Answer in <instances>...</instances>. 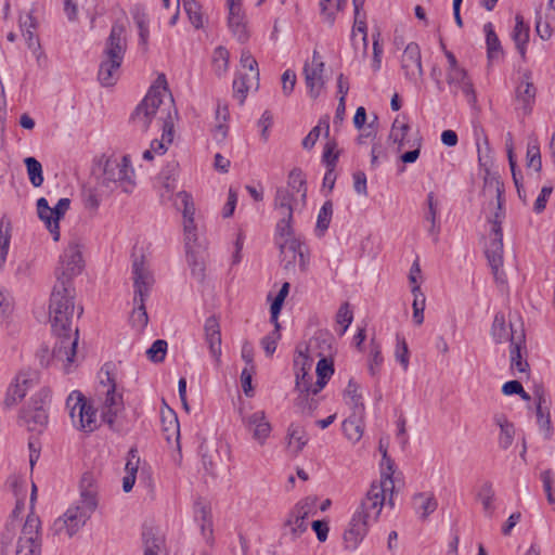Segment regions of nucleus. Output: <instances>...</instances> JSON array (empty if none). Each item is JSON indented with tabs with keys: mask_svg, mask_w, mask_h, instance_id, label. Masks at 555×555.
<instances>
[{
	"mask_svg": "<svg viewBox=\"0 0 555 555\" xmlns=\"http://www.w3.org/2000/svg\"><path fill=\"white\" fill-rule=\"evenodd\" d=\"M75 313V288L68 281L59 279L51 293L49 318L52 330L57 336L53 359L64 363L66 373L70 371L78 345V328L73 327Z\"/></svg>",
	"mask_w": 555,
	"mask_h": 555,
	"instance_id": "1",
	"label": "nucleus"
},
{
	"mask_svg": "<svg viewBox=\"0 0 555 555\" xmlns=\"http://www.w3.org/2000/svg\"><path fill=\"white\" fill-rule=\"evenodd\" d=\"M158 81H162L164 85L151 87L147 94L131 114V122L138 130L145 132L153 120H156L157 124L162 125L164 139L167 142H172L177 111L173 105V99L167 90L165 76L162 75Z\"/></svg>",
	"mask_w": 555,
	"mask_h": 555,
	"instance_id": "2",
	"label": "nucleus"
},
{
	"mask_svg": "<svg viewBox=\"0 0 555 555\" xmlns=\"http://www.w3.org/2000/svg\"><path fill=\"white\" fill-rule=\"evenodd\" d=\"M385 480L383 483H371L364 499L352 514L343 535L346 551H356L367 534L370 526L377 521L385 504V486L390 482L388 477Z\"/></svg>",
	"mask_w": 555,
	"mask_h": 555,
	"instance_id": "3",
	"label": "nucleus"
},
{
	"mask_svg": "<svg viewBox=\"0 0 555 555\" xmlns=\"http://www.w3.org/2000/svg\"><path fill=\"white\" fill-rule=\"evenodd\" d=\"M503 192V184L500 182L498 177L487 176L485 178L482 195L496 199V211L490 220L491 231L485 246V255L495 280L501 282L504 281V273L501 270L503 267V233L501 228V222L504 217V212L502 210Z\"/></svg>",
	"mask_w": 555,
	"mask_h": 555,
	"instance_id": "4",
	"label": "nucleus"
},
{
	"mask_svg": "<svg viewBox=\"0 0 555 555\" xmlns=\"http://www.w3.org/2000/svg\"><path fill=\"white\" fill-rule=\"evenodd\" d=\"M127 51L126 20L112 25L99 65L98 80L102 87L116 85L121 74V64Z\"/></svg>",
	"mask_w": 555,
	"mask_h": 555,
	"instance_id": "5",
	"label": "nucleus"
},
{
	"mask_svg": "<svg viewBox=\"0 0 555 555\" xmlns=\"http://www.w3.org/2000/svg\"><path fill=\"white\" fill-rule=\"evenodd\" d=\"M320 343L331 349L328 338L313 337L305 347H297L294 358L295 389L300 393L299 398L306 399L309 395H313L314 383L312 382V367L314 363V348Z\"/></svg>",
	"mask_w": 555,
	"mask_h": 555,
	"instance_id": "6",
	"label": "nucleus"
},
{
	"mask_svg": "<svg viewBox=\"0 0 555 555\" xmlns=\"http://www.w3.org/2000/svg\"><path fill=\"white\" fill-rule=\"evenodd\" d=\"M100 186L108 193L120 189L125 193H132L135 188V175L128 155L111 156L105 160Z\"/></svg>",
	"mask_w": 555,
	"mask_h": 555,
	"instance_id": "7",
	"label": "nucleus"
},
{
	"mask_svg": "<svg viewBox=\"0 0 555 555\" xmlns=\"http://www.w3.org/2000/svg\"><path fill=\"white\" fill-rule=\"evenodd\" d=\"M95 507V496L91 492H82L79 503L70 506L62 517L54 520L53 532L72 538L85 526Z\"/></svg>",
	"mask_w": 555,
	"mask_h": 555,
	"instance_id": "8",
	"label": "nucleus"
},
{
	"mask_svg": "<svg viewBox=\"0 0 555 555\" xmlns=\"http://www.w3.org/2000/svg\"><path fill=\"white\" fill-rule=\"evenodd\" d=\"M307 205V198L301 194H295L289 189L278 188L274 196L273 207L279 215L276 233L288 234L293 224L295 212L301 211Z\"/></svg>",
	"mask_w": 555,
	"mask_h": 555,
	"instance_id": "9",
	"label": "nucleus"
},
{
	"mask_svg": "<svg viewBox=\"0 0 555 555\" xmlns=\"http://www.w3.org/2000/svg\"><path fill=\"white\" fill-rule=\"evenodd\" d=\"M275 241L280 248L281 261L285 270L289 271L295 268L296 262L301 272H306L309 264V258L306 254L305 245L299 238L295 237L293 228L288 234L275 232Z\"/></svg>",
	"mask_w": 555,
	"mask_h": 555,
	"instance_id": "10",
	"label": "nucleus"
},
{
	"mask_svg": "<svg viewBox=\"0 0 555 555\" xmlns=\"http://www.w3.org/2000/svg\"><path fill=\"white\" fill-rule=\"evenodd\" d=\"M66 408L75 427L88 433L96 428V412L80 391L75 390L67 397Z\"/></svg>",
	"mask_w": 555,
	"mask_h": 555,
	"instance_id": "11",
	"label": "nucleus"
},
{
	"mask_svg": "<svg viewBox=\"0 0 555 555\" xmlns=\"http://www.w3.org/2000/svg\"><path fill=\"white\" fill-rule=\"evenodd\" d=\"M314 499L306 498L299 501L288 513L283 524V535L292 541L297 540L308 529L307 519L312 514Z\"/></svg>",
	"mask_w": 555,
	"mask_h": 555,
	"instance_id": "12",
	"label": "nucleus"
},
{
	"mask_svg": "<svg viewBox=\"0 0 555 555\" xmlns=\"http://www.w3.org/2000/svg\"><path fill=\"white\" fill-rule=\"evenodd\" d=\"M41 554V520L31 511L22 528L15 555Z\"/></svg>",
	"mask_w": 555,
	"mask_h": 555,
	"instance_id": "13",
	"label": "nucleus"
},
{
	"mask_svg": "<svg viewBox=\"0 0 555 555\" xmlns=\"http://www.w3.org/2000/svg\"><path fill=\"white\" fill-rule=\"evenodd\" d=\"M69 206L70 199L66 197L59 199L53 208L49 206V203L44 197H40L37 201L38 217L41 221L44 222L47 229L55 242L60 238L59 222L65 216L66 211L69 209Z\"/></svg>",
	"mask_w": 555,
	"mask_h": 555,
	"instance_id": "14",
	"label": "nucleus"
},
{
	"mask_svg": "<svg viewBox=\"0 0 555 555\" xmlns=\"http://www.w3.org/2000/svg\"><path fill=\"white\" fill-rule=\"evenodd\" d=\"M102 401L101 416L104 423H106L111 429L119 431L122 429L120 422V415L124 412V400L122 395L118 393L116 389H106L99 396Z\"/></svg>",
	"mask_w": 555,
	"mask_h": 555,
	"instance_id": "15",
	"label": "nucleus"
},
{
	"mask_svg": "<svg viewBox=\"0 0 555 555\" xmlns=\"http://www.w3.org/2000/svg\"><path fill=\"white\" fill-rule=\"evenodd\" d=\"M83 268V260L80 246L76 242L69 243L61 256L60 267L57 268V280L68 281L78 275Z\"/></svg>",
	"mask_w": 555,
	"mask_h": 555,
	"instance_id": "16",
	"label": "nucleus"
},
{
	"mask_svg": "<svg viewBox=\"0 0 555 555\" xmlns=\"http://www.w3.org/2000/svg\"><path fill=\"white\" fill-rule=\"evenodd\" d=\"M324 68L325 65L320 54L313 51L311 61L307 62L304 66L305 82L311 99L319 98L324 88Z\"/></svg>",
	"mask_w": 555,
	"mask_h": 555,
	"instance_id": "17",
	"label": "nucleus"
},
{
	"mask_svg": "<svg viewBox=\"0 0 555 555\" xmlns=\"http://www.w3.org/2000/svg\"><path fill=\"white\" fill-rule=\"evenodd\" d=\"M242 423L259 446L266 443L272 431V426L264 411L261 410L249 414H242Z\"/></svg>",
	"mask_w": 555,
	"mask_h": 555,
	"instance_id": "18",
	"label": "nucleus"
},
{
	"mask_svg": "<svg viewBox=\"0 0 555 555\" xmlns=\"http://www.w3.org/2000/svg\"><path fill=\"white\" fill-rule=\"evenodd\" d=\"M132 275L134 297L146 298L154 283V278L149 267L146 266L145 258L143 255H141L139 258L133 259Z\"/></svg>",
	"mask_w": 555,
	"mask_h": 555,
	"instance_id": "19",
	"label": "nucleus"
},
{
	"mask_svg": "<svg viewBox=\"0 0 555 555\" xmlns=\"http://www.w3.org/2000/svg\"><path fill=\"white\" fill-rule=\"evenodd\" d=\"M447 83L453 94L462 93L469 104L476 103V92L467 72L462 68L454 72H447Z\"/></svg>",
	"mask_w": 555,
	"mask_h": 555,
	"instance_id": "20",
	"label": "nucleus"
},
{
	"mask_svg": "<svg viewBox=\"0 0 555 555\" xmlns=\"http://www.w3.org/2000/svg\"><path fill=\"white\" fill-rule=\"evenodd\" d=\"M401 68L404 72L405 78L411 81H416L423 75L421 49L417 43L410 42L401 57Z\"/></svg>",
	"mask_w": 555,
	"mask_h": 555,
	"instance_id": "21",
	"label": "nucleus"
},
{
	"mask_svg": "<svg viewBox=\"0 0 555 555\" xmlns=\"http://www.w3.org/2000/svg\"><path fill=\"white\" fill-rule=\"evenodd\" d=\"M38 379L39 375L36 371H21L15 376L14 380L9 385L3 404L7 408L16 405L26 396L25 388H22L21 383L27 384L31 382H38Z\"/></svg>",
	"mask_w": 555,
	"mask_h": 555,
	"instance_id": "22",
	"label": "nucleus"
},
{
	"mask_svg": "<svg viewBox=\"0 0 555 555\" xmlns=\"http://www.w3.org/2000/svg\"><path fill=\"white\" fill-rule=\"evenodd\" d=\"M527 354L525 345V334L519 333L517 337L511 338L509 345V362L512 371H517L520 374H527L529 371V364L527 359L524 358Z\"/></svg>",
	"mask_w": 555,
	"mask_h": 555,
	"instance_id": "23",
	"label": "nucleus"
},
{
	"mask_svg": "<svg viewBox=\"0 0 555 555\" xmlns=\"http://www.w3.org/2000/svg\"><path fill=\"white\" fill-rule=\"evenodd\" d=\"M178 165L169 164L159 173L157 180L160 186L159 196L162 202L176 199Z\"/></svg>",
	"mask_w": 555,
	"mask_h": 555,
	"instance_id": "24",
	"label": "nucleus"
},
{
	"mask_svg": "<svg viewBox=\"0 0 555 555\" xmlns=\"http://www.w3.org/2000/svg\"><path fill=\"white\" fill-rule=\"evenodd\" d=\"M205 340L208 345L209 352L217 363L221 357V332L220 324L216 317H209L204 325Z\"/></svg>",
	"mask_w": 555,
	"mask_h": 555,
	"instance_id": "25",
	"label": "nucleus"
},
{
	"mask_svg": "<svg viewBox=\"0 0 555 555\" xmlns=\"http://www.w3.org/2000/svg\"><path fill=\"white\" fill-rule=\"evenodd\" d=\"M318 348L319 346L314 348V357H320V360L315 366L317 380L314 382L313 395L319 393L334 374L333 360L328 359L325 353L317 351Z\"/></svg>",
	"mask_w": 555,
	"mask_h": 555,
	"instance_id": "26",
	"label": "nucleus"
},
{
	"mask_svg": "<svg viewBox=\"0 0 555 555\" xmlns=\"http://www.w3.org/2000/svg\"><path fill=\"white\" fill-rule=\"evenodd\" d=\"M259 88V73L240 75L233 81V95L242 105L245 102L247 93L250 90L257 91Z\"/></svg>",
	"mask_w": 555,
	"mask_h": 555,
	"instance_id": "27",
	"label": "nucleus"
},
{
	"mask_svg": "<svg viewBox=\"0 0 555 555\" xmlns=\"http://www.w3.org/2000/svg\"><path fill=\"white\" fill-rule=\"evenodd\" d=\"M534 399L537 404V418L541 428L550 429L551 417H550V397L542 387L534 389Z\"/></svg>",
	"mask_w": 555,
	"mask_h": 555,
	"instance_id": "28",
	"label": "nucleus"
},
{
	"mask_svg": "<svg viewBox=\"0 0 555 555\" xmlns=\"http://www.w3.org/2000/svg\"><path fill=\"white\" fill-rule=\"evenodd\" d=\"M515 22L516 24L512 33V38L521 59L525 60L526 46L529 41V26L525 23L524 17L520 14L516 15Z\"/></svg>",
	"mask_w": 555,
	"mask_h": 555,
	"instance_id": "29",
	"label": "nucleus"
},
{
	"mask_svg": "<svg viewBox=\"0 0 555 555\" xmlns=\"http://www.w3.org/2000/svg\"><path fill=\"white\" fill-rule=\"evenodd\" d=\"M228 25L238 41L244 42L247 40L248 34L245 24V15L242 11V8L229 11Z\"/></svg>",
	"mask_w": 555,
	"mask_h": 555,
	"instance_id": "30",
	"label": "nucleus"
},
{
	"mask_svg": "<svg viewBox=\"0 0 555 555\" xmlns=\"http://www.w3.org/2000/svg\"><path fill=\"white\" fill-rule=\"evenodd\" d=\"M495 425L500 427L499 446L506 450L508 449L515 436V429L512 423L508 422L504 414H496L493 418Z\"/></svg>",
	"mask_w": 555,
	"mask_h": 555,
	"instance_id": "31",
	"label": "nucleus"
},
{
	"mask_svg": "<svg viewBox=\"0 0 555 555\" xmlns=\"http://www.w3.org/2000/svg\"><path fill=\"white\" fill-rule=\"evenodd\" d=\"M494 496L495 493L491 482L482 483L477 492V499L482 505L485 515L489 518L493 516L495 511Z\"/></svg>",
	"mask_w": 555,
	"mask_h": 555,
	"instance_id": "32",
	"label": "nucleus"
},
{
	"mask_svg": "<svg viewBox=\"0 0 555 555\" xmlns=\"http://www.w3.org/2000/svg\"><path fill=\"white\" fill-rule=\"evenodd\" d=\"M25 421L30 430L40 431L48 424V413L43 406H34L25 412Z\"/></svg>",
	"mask_w": 555,
	"mask_h": 555,
	"instance_id": "33",
	"label": "nucleus"
},
{
	"mask_svg": "<svg viewBox=\"0 0 555 555\" xmlns=\"http://www.w3.org/2000/svg\"><path fill=\"white\" fill-rule=\"evenodd\" d=\"M173 205L178 210H182L183 222H194L195 207L189 193L185 191L177 192Z\"/></svg>",
	"mask_w": 555,
	"mask_h": 555,
	"instance_id": "34",
	"label": "nucleus"
},
{
	"mask_svg": "<svg viewBox=\"0 0 555 555\" xmlns=\"http://www.w3.org/2000/svg\"><path fill=\"white\" fill-rule=\"evenodd\" d=\"M413 504L416 512L421 513V516L424 519L434 513L438 506L435 496L428 493H416L413 496Z\"/></svg>",
	"mask_w": 555,
	"mask_h": 555,
	"instance_id": "35",
	"label": "nucleus"
},
{
	"mask_svg": "<svg viewBox=\"0 0 555 555\" xmlns=\"http://www.w3.org/2000/svg\"><path fill=\"white\" fill-rule=\"evenodd\" d=\"M411 293L413 295V322L416 325H422L424 322V310L426 306V297L422 292L420 285H413L411 288Z\"/></svg>",
	"mask_w": 555,
	"mask_h": 555,
	"instance_id": "36",
	"label": "nucleus"
},
{
	"mask_svg": "<svg viewBox=\"0 0 555 555\" xmlns=\"http://www.w3.org/2000/svg\"><path fill=\"white\" fill-rule=\"evenodd\" d=\"M358 34L361 35V42L363 46V50L365 51L367 48V33H366V23H365V13L362 12V8H354V23L351 34V39L353 41V46L357 48L356 38Z\"/></svg>",
	"mask_w": 555,
	"mask_h": 555,
	"instance_id": "37",
	"label": "nucleus"
},
{
	"mask_svg": "<svg viewBox=\"0 0 555 555\" xmlns=\"http://www.w3.org/2000/svg\"><path fill=\"white\" fill-rule=\"evenodd\" d=\"M164 543V538L162 535H157L153 529H145L143 531V555H159L163 551Z\"/></svg>",
	"mask_w": 555,
	"mask_h": 555,
	"instance_id": "38",
	"label": "nucleus"
},
{
	"mask_svg": "<svg viewBox=\"0 0 555 555\" xmlns=\"http://www.w3.org/2000/svg\"><path fill=\"white\" fill-rule=\"evenodd\" d=\"M516 96H517L518 101L522 102L524 109L528 111L530 103L533 101V99L535 96V88L532 85V82H530L529 74L526 73L524 75V80L517 87Z\"/></svg>",
	"mask_w": 555,
	"mask_h": 555,
	"instance_id": "39",
	"label": "nucleus"
},
{
	"mask_svg": "<svg viewBox=\"0 0 555 555\" xmlns=\"http://www.w3.org/2000/svg\"><path fill=\"white\" fill-rule=\"evenodd\" d=\"M145 298L133 297L134 308L130 321L133 327L142 330L147 325L149 317L144 305Z\"/></svg>",
	"mask_w": 555,
	"mask_h": 555,
	"instance_id": "40",
	"label": "nucleus"
},
{
	"mask_svg": "<svg viewBox=\"0 0 555 555\" xmlns=\"http://www.w3.org/2000/svg\"><path fill=\"white\" fill-rule=\"evenodd\" d=\"M288 444L295 452H300L308 442V437L304 427L298 424H291L287 430Z\"/></svg>",
	"mask_w": 555,
	"mask_h": 555,
	"instance_id": "41",
	"label": "nucleus"
},
{
	"mask_svg": "<svg viewBox=\"0 0 555 555\" xmlns=\"http://www.w3.org/2000/svg\"><path fill=\"white\" fill-rule=\"evenodd\" d=\"M281 189H289L291 192L295 194H301V192H304V197L307 198V184L302 170L299 168L291 170L287 185L281 186Z\"/></svg>",
	"mask_w": 555,
	"mask_h": 555,
	"instance_id": "42",
	"label": "nucleus"
},
{
	"mask_svg": "<svg viewBox=\"0 0 555 555\" xmlns=\"http://www.w3.org/2000/svg\"><path fill=\"white\" fill-rule=\"evenodd\" d=\"M483 30L486 34L488 57L490 60L499 57V55L502 54V48L501 42L494 33L493 25L491 23L485 24Z\"/></svg>",
	"mask_w": 555,
	"mask_h": 555,
	"instance_id": "43",
	"label": "nucleus"
},
{
	"mask_svg": "<svg viewBox=\"0 0 555 555\" xmlns=\"http://www.w3.org/2000/svg\"><path fill=\"white\" fill-rule=\"evenodd\" d=\"M491 333L496 343H503L506 340H511L512 337H515L513 334L512 325L508 327L505 324L504 317L502 314H496L493 323Z\"/></svg>",
	"mask_w": 555,
	"mask_h": 555,
	"instance_id": "44",
	"label": "nucleus"
},
{
	"mask_svg": "<svg viewBox=\"0 0 555 555\" xmlns=\"http://www.w3.org/2000/svg\"><path fill=\"white\" fill-rule=\"evenodd\" d=\"M427 204H428V210L425 214V220L427 222H429L428 233L430 235H433L434 241L437 242L440 228L436 223L438 209H437V203L435 201V196H434L433 192L428 193V195H427Z\"/></svg>",
	"mask_w": 555,
	"mask_h": 555,
	"instance_id": "45",
	"label": "nucleus"
},
{
	"mask_svg": "<svg viewBox=\"0 0 555 555\" xmlns=\"http://www.w3.org/2000/svg\"><path fill=\"white\" fill-rule=\"evenodd\" d=\"M29 182L34 188H39L43 183L42 165L35 157H26L24 159Z\"/></svg>",
	"mask_w": 555,
	"mask_h": 555,
	"instance_id": "46",
	"label": "nucleus"
},
{
	"mask_svg": "<svg viewBox=\"0 0 555 555\" xmlns=\"http://www.w3.org/2000/svg\"><path fill=\"white\" fill-rule=\"evenodd\" d=\"M409 130V124L404 119L397 117L392 122L389 140H391L393 143H397L400 150L405 145L404 141Z\"/></svg>",
	"mask_w": 555,
	"mask_h": 555,
	"instance_id": "47",
	"label": "nucleus"
},
{
	"mask_svg": "<svg viewBox=\"0 0 555 555\" xmlns=\"http://www.w3.org/2000/svg\"><path fill=\"white\" fill-rule=\"evenodd\" d=\"M186 260L192 275L196 280L203 281L205 278V260L202 253L199 250L186 253Z\"/></svg>",
	"mask_w": 555,
	"mask_h": 555,
	"instance_id": "48",
	"label": "nucleus"
},
{
	"mask_svg": "<svg viewBox=\"0 0 555 555\" xmlns=\"http://www.w3.org/2000/svg\"><path fill=\"white\" fill-rule=\"evenodd\" d=\"M114 365L111 363H105L99 372L100 385L98 388V396H102V392H105L106 389H116V378L113 373Z\"/></svg>",
	"mask_w": 555,
	"mask_h": 555,
	"instance_id": "49",
	"label": "nucleus"
},
{
	"mask_svg": "<svg viewBox=\"0 0 555 555\" xmlns=\"http://www.w3.org/2000/svg\"><path fill=\"white\" fill-rule=\"evenodd\" d=\"M229 51L223 47H217L212 55V67L218 76L224 75L229 69Z\"/></svg>",
	"mask_w": 555,
	"mask_h": 555,
	"instance_id": "50",
	"label": "nucleus"
},
{
	"mask_svg": "<svg viewBox=\"0 0 555 555\" xmlns=\"http://www.w3.org/2000/svg\"><path fill=\"white\" fill-rule=\"evenodd\" d=\"M333 216V204L331 201H326L321 207L318 214V220L315 225V232L319 236H322L328 229Z\"/></svg>",
	"mask_w": 555,
	"mask_h": 555,
	"instance_id": "51",
	"label": "nucleus"
},
{
	"mask_svg": "<svg viewBox=\"0 0 555 555\" xmlns=\"http://www.w3.org/2000/svg\"><path fill=\"white\" fill-rule=\"evenodd\" d=\"M324 126L325 128V135H328L330 133V124H328V120L327 119H321L319 121V125H317L315 127H313L310 132L302 140V147L305 150H311L318 139L320 138V134H321V127Z\"/></svg>",
	"mask_w": 555,
	"mask_h": 555,
	"instance_id": "52",
	"label": "nucleus"
},
{
	"mask_svg": "<svg viewBox=\"0 0 555 555\" xmlns=\"http://www.w3.org/2000/svg\"><path fill=\"white\" fill-rule=\"evenodd\" d=\"M183 7L192 25L195 28L203 27V15L201 13V4L195 0H188L184 1Z\"/></svg>",
	"mask_w": 555,
	"mask_h": 555,
	"instance_id": "53",
	"label": "nucleus"
},
{
	"mask_svg": "<svg viewBox=\"0 0 555 555\" xmlns=\"http://www.w3.org/2000/svg\"><path fill=\"white\" fill-rule=\"evenodd\" d=\"M184 229V242L186 253L198 250L199 246L196 244V225L195 222L186 221L183 222Z\"/></svg>",
	"mask_w": 555,
	"mask_h": 555,
	"instance_id": "54",
	"label": "nucleus"
},
{
	"mask_svg": "<svg viewBox=\"0 0 555 555\" xmlns=\"http://www.w3.org/2000/svg\"><path fill=\"white\" fill-rule=\"evenodd\" d=\"M353 314L348 302L343 304L336 314L337 324L341 325L339 335L343 336L352 323Z\"/></svg>",
	"mask_w": 555,
	"mask_h": 555,
	"instance_id": "55",
	"label": "nucleus"
},
{
	"mask_svg": "<svg viewBox=\"0 0 555 555\" xmlns=\"http://www.w3.org/2000/svg\"><path fill=\"white\" fill-rule=\"evenodd\" d=\"M348 0H320V7L322 13L326 16V20L330 23L334 21V11L343 10Z\"/></svg>",
	"mask_w": 555,
	"mask_h": 555,
	"instance_id": "56",
	"label": "nucleus"
},
{
	"mask_svg": "<svg viewBox=\"0 0 555 555\" xmlns=\"http://www.w3.org/2000/svg\"><path fill=\"white\" fill-rule=\"evenodd\" d=\"M167 347H168V344L166 340H164V339L155 340L146 351L147 358L151 361L156 362V363L163 362L166 357Z\"/></svg>",
	"mask_w": 555,
	"mask_h": 555,
	"instance_id": "57",
	"label": "nucleus"
},
{
	"mask_svg": "<svg viewBox=\"0 0 555 555\" xmlns=\"http://www.w3.org/2000/svg\"><path fill=\"white\" fill-rule=\"evenodd\" d=\"M27 20L29 21V27L26 29V31H22L28 49L33 50L35 49L36 44H40L39 39L35 35V29L38 26L37 20L34 16V10H31L29 13H27Z\"/></svg>",
	"mask_w": 555,
	"mask_h": 555,
	"instance_id": "58",
	"label": "nucleus"
},
{
	"mask_svg": "<svg viewBox=\"0 0 555 555\" xmlns=\"http://www.w3.org/2000/svg\"><path fill=\"white\" fill-rule=\"evenodd\" d=\"M527 167L537 173L542 168L540 149L534 143H529L527 146Z\"/></svg>",
	"mask_w": 555,
	"mask_h": 555,
	"instance_id": "59",
	"label": "nucleus"
},
{
	"mask_svg": "<svg viewBox=\"0 0 555 555\" xmlns=\"http://www.w3.org/2000/svg\"><path fill=\"white\" fill-rule=\"evenodd\" d=\"M10 227L9 224L4 225L3 222L0 224V268L3 267V264L7 261V256L9 251L10 246Z\"/></svg>",
	"mask_w": 555,
	"mask_h": 555,
	"instance_id": "60",
	"label": "nucleus"
},
{
	"mask_svg": "<svg viewBox=\"0 0 555 555\" xmlns=\"http://www.w3.org/2000/svg\"><path fill=\"white\" fill-rule=\"evenodd\" d=\"M11 487L13 488L14 495L16 496V504L15 508L13 509L12 514L14 517H17L18 514L24 508V500H25V486L23 482H20L16 478H14L11 481Z\"/></svg>",
	"mask_w": 555,
	"mask_h": 555,
	"instance_id": "61",
	"label": "nucleus"
},
{
	"mask_svg": "<svg viewBox=\"0 0 555 555\" xmlns=\"http://www.w3.org/2000/svg\"><path fill=\"white\" fill-rule=\"evenodd\" d=\"M343 431L346 438L352 442L359 441L363 435L361 426L353 420L344 421Z\"/></svg>",
	"mask_w": 555,
	"mask_h": 555,
	"instance_id": "62",
	"label": "nucleus"
},
{
	"mask_svg": "<svg viewBox=\"0 0 555 555\" xmlns=\"http://www.w3.org/2000/svg\"><path fill=\"white\" fill-rule=\"evenodd\" d=\"M359 385L353 379H350L345 391L354 409H363V403L361 401L362 397L359 393Z\"/></svg>",
	"mask_w": 555,
	"mask_h": 555,
	"instance_id": "63",
	"label": "nucleus"
},
{
	"mask_svg": "<svg viewBox=\"0 0 555 555\" xmlns=\"http://www.w3.org/2000/svg\"><path fill=\"white\" fill-rule=\"evenodd\" d=\"M13 312V300L9 293L0 291V321L7 320Z\"/></svg>",
	"mask_w": 555,
	"mask_h": 555,
	"instance_id": "64",
	"label": "nucleus"
}]
</instances>
